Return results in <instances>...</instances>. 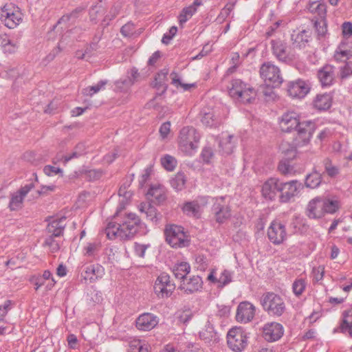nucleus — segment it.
I'll list each match as a JSON object with an SVG mask.
<instances>
[{
    "instance_id": "9d476101",
    "label": "nucleus",
    "mask_w": 352,
    "mask_h": 352,
    "mask_svg": "<svg viewBox=\"0 0 352 352\" xmlns=\"http://www.w3.org/2000/svg\"><path fill=\"white\" fill-rule=\"evenodd\" d=\"M154 292L159 298H168L175 289V284L170 280L168 274L162 273L156 279L154 284Z\"/></svg>"
},
{
    "instance_id": "423d86ee",
    "label": "nucleus",
    "mask_w": 352,
    "mask_h": 352,
    "mask_svg": "<svg viewBox=\"0 0 352 352\" xmlns=\"http://www.w3.org/2000/svg\"><path fill=\"white\" fill-rule=\"evenodd\" d=\"M23 19L19 8L12 3H6L0 10V20L8 28L13 29L19 25Z\"/></svg>"
},
{
    "instance_id": "37998d69",
    "label": "nucleus",
    "mask_w": 352,
    "mask_h": 352,
    "mask_svg": "<svg viewBox=\"0 0 352 352\" xmlns=\"http://www.w3.org/2000/svg\"><path fill=\"white\" fill-rule=\"evenodd\" d=\"M186 182V178L183 173H177L170 180L171 186L176 190L184 189Z\"/></svg>"
},
{
    "instance_id": "a18cd8bd",
    "label": "nucleus",
    "mask_w": 352,
    "mask_h": 352,
    "mask_svg": "<svg viewBox=\"0 0 352 352\" xmlns=\"http://www.w3.org/2000/svg\"><path fill=\"white\" fill-rule=\"evenodd\" d=\"M201 122L205 126L209 127H215L220 123L219 119L212 111L206 112L204 113L201 118Z\"/></svg>"
},
{
    "instance_id": "774afa93",
    "label": "nucleus",
    "mask_w": 352,
    "mask_h": 352,
    "mask_svg": "<svg viewBox=\"0 0 352 352\" xmlns=\"http://www.w3.org/2000/svg\"><path fill=\"white\" fill-rule=\"evenodd\" d=\"M342 34L345 37H349L352 35V23L344 22L342 25Z\"/></svg>"
},
{
    "instance_id": "79ce46f5",
    "label": "nucleus",
    "mask_w": 352,
    "mask_h": 352,
    "mask_svg": "<svg viewBox=\"0 0 352 352\" xmlns=\"http://www.w3.org/2000/svg\"><path fill=\"white\" fill-rule=\"evenodd\" d=\"M322 182V177L320 173L314 171L306 177L305 186L307 188H316L320 186Z\"/></svg>"
},
{
    "instance_id": "bb28decb",
    "label": "nucleus",
    "mask_w": 352,
    "mask_h": 352,
    "mask_svg": "<svg viewBox=\"0 0 352 352\" xmlns=\"http://www.w3.org/2000/svg\"><path fill=\"white\" fill-rule=\"evenodd\" d=\"M199 337L201 340L210 345H212L219 340L218 333L214 331L213 325L210 322H208L199 332Z\"/></svg>"
},
{
    "instance_id": "4d7b16f0",
    "label": "nucleus",
    "mask_w": 352,
    "mask_h": 352,
    "mask_svg": "<svg viewBox=\"0 0 352 352\" xmlns=\"http://www.w3.org/2000/svg\"><path fill=\"white\" fill-rule=\"evenodd\" d=\"M168 70L163 69L160 72L156 77H155V86L159 85L160 87H163L164 90L166 89V87L165 86V80L167 78Z\"/></svg>"
},
{
    "instance_id": "1a4fd4ad",
    "label": "nucleus",
    "mask_w": 352,
    "mask_h": 352,
    "mask_svg": "<svg viewBox=\"0 0 352 352\" xmlns=\"http://www.w3.org/2000/svg\"><path fill=\"white\" fill-rule=\"evenodd\" d=\"M229 348L235 352H241L248 345L246 332L241 327H233L227 333Z\"/></svg>"
},
{
    "instance_id": "5fc2aeb1",
    "label": "nucleus",
    "mask_w": 352,
    "mask_h": 352,
    "mask_svg": "<svg viewBox=\"0 0 352 352\" xmlns=\"http://www.w3.org/2000/svg\"><path fill=\"white\" fill-rule=\"evenodd\" d=\"M170 77L172 79V84H173L177 87H182L184 91L188 90L190 88L195 87L194 84H185L182 83L178 75L175 72H172L170 74Z\"/></svg>"
},
{
    "instance_id": "2f4dec72",
    "label": "nucleus",
    "mask_w": 352,
    "mask_h": 352,
    "mask_svg": "<svg viewBox=\"0 0 352 352\" xmlns=\"http://www.w3.org/2000/svg\"><path fill=\"white\" fill-rule=\"evenodd\" d=\"M65 221V217L52 219L47 227L48 233L54 236H61L66 226Z\"/></svg>"
},
{
    "instance_id": "393cba45",
    "label": "nucleus",
    "mask_w": 352,
    "mask_h": 352,
    "mask_svg": "<svg viewBox=\"0 0 352 352\" xmlns=\"http://www.w3.org/2000/svg\"><path fill=\"white\" fill-rule=\"evenodd\" d=\"M352 57V44L342 41L337 47L333 58L337 62H344Z\"/></svg>"
},
{
    "instance_id": "13d9d810",
    "label": "nucleus",
    "mask_w": 352,
    "mask_h": 352,
    "mask_svg": "<svg viewBox=\"0 0 352 352\" xmlns=\"http://www.w3.org/2000/svg\"><path fill=\"white\" fill-rule=\"evenodd\" d=\"M148 248H150V244L135 243L133 245L135 255L140 258L144 257L145 252Z\"/></svg>"
},
{
    "instance_id": "2eb2a0df",
    "label": "nucleus",
    "mask_w": 352,
    "mask_h": 352,
    "mask_svg": "<svg viewBox=\"0 0 352 352\" xmlns=\"http://www.w3.org/2000/svg\"><path fill=\"white\" fill-rule=\"evenodd\" d=\"M208 203V197H199L192 201L186 202L182 207V210L187 216L199 218Z\"/></svg>"
},
{
    "instance_id": "ddd939ff",
    "label": "nucleus",
    "mask_w": 352,
    "mask_h": 352,
    "mask_svg": "<svg viewBox=\"0 0 352 352\" xmlns=\"http://www.w3.org/2000/svg\"><path fill=\"white\" fill-rule=\"evenodd\" d=\"M271 48L275 57L281 62L289 63L295 59V55L287 50V43L280 39H272Z\"/></svg>"
},
{
    "instance_id": "de8ad7c7",
    "label": "nucleus",
    "mask_w": 352,
    "mask_h": 352,
    "mask_svg": "<svg viewBox=\"0 0 352 352\" xmlns=\"http://www.w3.org/2000/svg\"><path fill=\"white\" fill-rule=\"evenodd\" d=\"M161 164L166 170L172 171L177 165V160L174 157L166 155L161 158Z\"/></svg>"
},
{
    "instance_id": "7c9ffc66",
    "label": "nucleus",
    "mask_w": 352,
    "mask_h": 352,
    "mask_svg": "<svg viewBox=\"0 0 352 352\" xmlns=\"http://www.w3.org/2000/svg\"><path fill=\"white\" fill-rule=\"evenodd\" d=\"M201 5L202 0H195L190 6L184 8L178 16L179 24L182 25L188 21Z\"/></svg>"
},
{
    "instance_id": "3c124183",
    "label": "nucleus",
    "mask_w": 352,
    "mask_h": 352,
    "mask_svg": "<svg viewBox=\"0 0 352 352\" xmlns=\"http://www.w3.org/2000/svg\"><path fill=\"white\" fill-rule=\"evenodd\" d=\"M54 237L55 236L50 234L45 239L43 243L44 246L47 247L52 252H56L60 249V244L54 239Z\"/></svg>"
},
{
    "instance_id": "39448f33",
    "label": "nucleus",
    "mask_w": 352,
    "mask_h": 352,
    "mask_svg": "<svg viewBox=\"0 0 352 352\" xmlns=\"http://www.w3.org/2000/svg\"><path fill=\"white\" fill-rule=\"evenodd\" d=\"M261 305L268 315L273 317L281 316L286 310L283 298L274 292H267L261 298Z\"/></svg>"
},
{
    "instance_id": "603ef678",
    "label": "nucleus",
    "mask_w": 352,
    "mask_h": 352,
    "mask_svg": "<svg viewBox=\"0 0 352 352\" xmlns=\"http://www.w3.org/2000/svg\"><path fill=\"white\" fill-rule=\"evenodd\" d=\"M305 288L306 282L302 278L296 280L292 285L293 292L297 296H300L305 291Z\"/></svg>"
},
{
    "instance_id": "052dcab7",
    "label": "nucleus",
    "mask_w": 352,
    "mask_h": 352,
    "mask_svg": "<svg viewBox=\"0 0 352 352\" xmlns=\"http://www.w3.org/2000/svg\"><path fill=\"white\" fill-rule=\"evenodd\" d=\"M192 316V311L189 309H186L179 312L178 318L179 322L186 324L191 320Z\"/></svg>"
},
{
    "instance_id": "338daca9",
    "label": "nucleus",
    "mask_w": 352,
    "mask_h": 352,
    "mask_svg": "<svg viewBox=\"0 0 352 352\" xmlns=\"http://www.w3.org/2000/svg\"><path fill=\"white\" fill-rule=\"evenodd\" d=\"M134 30V25L133 23H128L123 25L120 30V32L124 36H130Z\"/></svg>"
},
{
    "instance_id": "dca6fc26",
    "label": "nucleus",
    "mask_w": 352,
    "mask_h": 352,
    "mask_svg": "<svg viewBox=\"0 0 352 352\" xmlns=\"http://www.w3.org/2000/svg\"><path fill=\"white\" fill-rule=\"evenodd\" d=\"M255 314V306L248 301H243L239 304L235 317L237 322L246 324L254 319Z\"/></svg>"
},
{
    "instance_id": "473e14b6",
    "label": "nucleus",
    "mask_w": 352,
    "mask_h": 352,
    "mask_svg": "<svg viewBox=\"0 0 352 352\" xmlns=\"http://www.w3.org/2000/svg\"><path fill=\"white\" fill-rule=\"evenodd\" d=\"M311 32L309 30H303L298 33H293L291 39L294 47L301 49L309 41Z\"/></svg>"
},
{
    "instance_id": "6ab92c4d",
    "label": "nucleus",
    "mask_w": 352,
    "mask_h": 352,
    "mask_svg": "<svg viewBox=\"0 0 352 352\" xmlns=\"http://www.w3.org/2000/svg\"><path fill=\"white\" fill-rule=\"evenodd\" d=\"M305 212L309 219H318L323 217L326 213L322 203V197H316L311 199L306 207Z\"/></svg>"
},
{
    "instance_id": "cd10ccee",
    "label": "nucleus",
    "mask_w": 352,
    "mask_h": 352,
    "mask_svg": "<svg viewBox=\"0 0 352 352\" xmlns=\"http://www.w3.org/2000/svg\"><path fill=\"white\" fill-rule=\"evenodd\" d=\"M104 274V267L99 264H93L85 268L82 276L85 280H89L91 283L95 282L100 278Z\"/></svg>"
},
{
    "instance_id": "4be33fe9",
    "label": "nucleus",
    "mask_w": 352,
    "mask_h": 352,
    "mask_svg": "<svg viewBox=\"0 0 352 352\" xmlns=\"http://www.w3.org/2000/svg\"><path fill=\"white\" fill-rule=\"evenodd\" d=\"M202 286L203 281L201 278L199 276H192L182 280L179 289L186 294H191L199 291Z\"/></svg>"
},
{
    "instance_id": "69168bd1",
    "label": "nucleus",
    "mask_w": 352,
    "mask_h": 352,
    "mask_svg": "<svg viewBox=\"0 0 352 352\" xmlns=\"http://www.w3.org/2000/svg\"><path fill=\"white\" fill-rule=\"evenodd\" d=\"M170 131V122H166L163 123L160 128V133L161 137L164 139L166 138Z\"/></svg>"
},
{
    "instance_id": "72a5a7b5",
    "label": "nucleus",
    "mask_w": 352,
    "mask_h": 352,
    "mask_svg": "<svg viewBox=\"0 0 352 352\" xmlns=\"http://www.w3.org/2000/svg\"><path fill=\"white\" fill-rule=\"evenodd\" d=\"M138 209L140 212L146 214L147 219L155 223H157L161 218V215L157 212L156 208L149 203H141L138 206Z\"/></svg>"
},
{
    "instance_id": "e2e57ef3",
    "label": "nucleus",
    "mask_w": 352,
    "mask_h": 352,
    "mask_svg": "<svg viewBox=\"0 0 352 352\" xmlns=\"http://www.w3.org/2000/svg\"><path fill=\"white\" fill-rule=\"evenodd\" d=\"M352 75V61L347 62L340 67V77L346 78Z\"/></svg>"
},
{
    "instance_id": "58836bf2",
    "label": "nucleus",
    "mask_w": 352,
    "mask_h": 352,
    "mask_svg": "<svg viewBox=\"0 0 352 352\" xmlns=\"http://www.w3.org/2000/svg\"><path fill=\"white\" fill-rule=\"evenodd\" d=\"M234 136L231 135H226L223 136L219 142V147L221 151L225 154H230L232 153L234 148V142L233 141Z\"/></svg>"
},
{
    "instance_id": "c756f323",
    "label": "nucleus",
    "mask_w": 352,
    "mask_h": 352,
    "mask_svg": "<svg viewBox=\"0 0 352 352\" xmlns=\"http://www.w3.org/2000/svg\"><path fill=\"white\" fill-rule=\"evenodd\" d=\"M334 67L327 65L319 70L318 76L323 87L331 85L334 80Z\"/></svg>"
},
{
    "instance_id": "6e6d98bb",
    "label": "nucleus",
    "mask_w": 352,
    "mask_h": 352,
    "mask_svg": "<svg viewBox=\"0 0 352 352\" xmlns=\"http://www.w3.org/2000/svg\"><path fill=\"white\" fill-rule=\"evenodd\" d=\"M314 27L319 36H324L327 31L326 19H316L314 22Z\"/></svg>"
},
{
    "instance_id": "f8f14e48",
    "label": "nucleus",
    "mask_w": 352,
    "mask_h": 352,
    "mask_svg": "<svg viewBox=\"0 0 352 352\" xmlns=\"http://www.w3.org/2000/svg\"><path fill=\"white\" fill-rule=\"evenodd\" d=\"M302 184L297 180L287 182H280L279 201L280 203H288L300 192Z\"/></svg>"
},
{
    "instance_id": "4468645a",
    "label": "nucleus",
    "mask_w": 352,
    "mask_h": 352,
    "mask_svg": "<svg viewBox=\"0 0 352 352\" xmlns=\"http://www.w3.org/2000/svg\"><path fill=\"white\" fill-rule=\"evenodd\" d=\"M34 188L31 182L20 188L17 191L10 195L8 208L11 211H17L23 208V200L28 193Z\"/></svg>"
},
{
    "instance_id": "bf43d9fd",
    "label": "nucleus",
    "mask_w": 352,
    "mask_h": 352,
    "mask_svg": "<svg viewBox=\"0 0 352 352\" xmlns=\"http://www.w3.org/2000/svg\"><path fill=\"white\" fill-rule=\"evenodd\" d=\"M324 267L323 265H319L314 267L312 270L313 280L314 282H318L322 280L324 277Z\"/></svg>"
},
{
    "instance_id": "864d4df0",
    "label": "nucleus",
    "mask_w": 352,
    "mask_h": 352,
    "mask_svg": "<svg viewBox=\"0 0 352 352\" xmlns=\"http://www.w3.org/2000/svg\"><path fill=\"white\" fill-rule=\"evenodd\" d=\"M323 163L325 171L328 175L330 177H334L338 174V168L332 164L331 161L329 159H325Z\"/></svg>"
},
{
    "instance_id": "6e6552de",
    "label": "nucleus",
    "mask_w": 352,
    "mask_h": 352,
    "mask_svg": "<svg viewBox=\"0 0 352 352\" xmlns=\"http://www.w3.org/2000/svg\"><path fill=\"white\" fill-rule=\"evenodd\" d=\"M165 236L167 243L173 248H183L189 243L188 236L182 226H167L165 229Z\"/></svg>"
},
{
    "instance_id": "c85d7f7f",
    "label": "nucleus",
    "mask_w": 352,
    "mask_h": 352,
    "mask_svg": "<svg viewBox=\"0 0 352 352\" xmlns=\"http://www.w3.org/2000/svg\"><path fill=\"white\" fill-rule=\"evenodd\" d=\"M332 96L330 94H319L313 100V106L320 111L329 109L332 104Z\"/></svg>"
},
{
    "instance_id": "f03ea898",
    "label": "nucleus",
    "mask_w": 352,
    "mask_h": 352,
    "mask_svg": "<svg viewBox=\"0 0 352 352\" xmlns=\"http://www.w3.org/2000/svg\"><path fill=\"white\" fill-rule=\"evenodd\" d=\"M279 126L281 131L284 132H290L296 129L298 132L295 139L296 145L304 146L308 144L311 139L314 124L309 120L300 122L297 113L288 111L280 118Z\"/></svg>"
},
{
    "instance_id": "4c0bfd02",
    "label": "nucleus",
    "mask_w": 352,
    "mask_h": 352,
    "mask_svg": "<svg viewBox=\"0 0 352 352\" xmlns=\"http://www.w3.org/2000/svg\"><path fill=\"white\" fill-rule=\"evenodd\" d=\"M190 272V266L187 262H181L176 263L173 269V272L175 278L182 280L186 278V275Z\"/></svg>"
},
{
    "instance_id": "7ed1b4c3",
    "label": "nucleus",
    "mask_w": 352,
    "mask_h": 352,
    "mask_svg": "<svg viewBox=\"0 0 352 352\" xmlns=\"http://www.w3.org/2000/svg\"><path fill=\"white\" fill-rule=\"evenodd\" d=\"M228 91L233 100L243 104L252 102L256 96L255 89L241 79H232L228 85Z\"/></svg>"
},
{
    "instance_id": "20e7f679",
    "label": "nucleus",
    "mask_w": 352,
    "mask_h": 352,
    "mask_svg": "<svg viewBox=\"0 0 352 352\" xmlns=\"http://www.w3.org/2000/svg\"><path fill=\"white\" fill-rule=\"evenodd\" d=\"M199 140L200 135L195 128L184 126L179 133V148L186 155H192L197 151Z\"/></svg>"
},
{
    "instance_id": "09e8293b",
    "label": "nucleus",
    "mask_w": 352,
    "mask_h": 352,
    "mask_svg": "<svg viewBox=\"0 0 352 352\" xmlns=\"http://www.w3.org/2000/svg\"><path fill=\"white\" fill-rule=\"evenodd\" d=\"M104 8L101 5L92 6L89 10V16L91 21L96 22L98 19L104 14Z\"/></svg>"
},
{
    "instance_id": "c9c22d12",
    "label": "nucleus",
    "mask_w": 352,
    "mask_h": 352,
    "mask_svg": "<svg viewBox=\"0 0 352 352\" xmlns=\"http://www.w3.org/2000/svg\"><path fill=\"white\" fill-rule=\"evenodd\" d=\"M325 213L333 214L340 208L341 204L336 197H322Z\"/></svg>"
},
{
    "instance_id": "9b49d317",
    "label": "nucleus",
    "mask_w": 352,
    "mask_h": 352,
    "mask_svg": "<svg viewBox=\"0 0 352 352\" xmlns=\"http://www.w3.org/2000/svg\"><path fill=\"white\" fill-rule=\"evenodd\" d=\"M267 237L274 245L283 243L287 239L285 225L280 220L272 221L267 229Z\"/></svg>"
},
{
    "instance_id": "5701e85b",
    "label": "nucleus",
    "mask_w": 352,
    "mask_h": 352,
    "mask_svg": "<svg viewBox=\"0 0 352 352\" xmlns=\"http://www.w3.org/2000/svg\"><path fill=\"white\" fill-rule=\"evenodd\" d=\"M207 280L217 284L218 287H223L232 281V273L227 270L221 271L212 270L207 277Z\"/></svg>"
},
{
    "instance_id": "0eeeda50",
    "label": "nucleus",
    "mask_w": 352,
    "mask_h": 352,
    "mask_svg": "<svg viewBox=\"0 0 352 352\" xmlns=\"http://www.w3.org/2000/svg\"><path fill=\"white\" fill-rule=\"evenodd\" d=\"M260 76L269 87H278L283 81L280 69L270 62L265 63L261 66Z\"/></svg>"
},
{
    "instance_id": "f3484780",
    "label": "nucleus",
    "mask_w": 352,
    "mask_h": 352,
    "mask_svg": "<svg viewBox=\"0 0 352 352\" xmlns=\"http://www.w3.org/2000/svg\"><path fill=\"white\" fill-rule=\"evenodd\" d=\"M263 336L268 342L278 340L284 333L283 325L276 322H270L264 324L262 328Z\"/></svg>"
},
{
    "instance_id": "8fccbe9b",
    "label": "nucleus",
    "mask_w": 352,
    "mask_h": 352,
    "mask_svg": "<svg viewBox=\"0 0 352 352\" xmlns=\"http://www.w3.org/2000/svg\"><path fill=\"white\" fill-rule=\"evenodd\" d=\"M1 45L5 53L13 54L18 49L17 44L16 43L12 42L7 37H5L2 39Z\"/></svg>"
},
{
    "instance_id": "f257e3e1",
    "label": "nucleus",
    "mask_w": 352,
    "mask_h": 352,
    "mask_svg": "<svg viewBox=\"0 0 352 352\" xmlns=\"http://www.w3.org/2000/svg\"><path fill=\"white\" fill-rule=\"evenodd\" d=\"M145 228L139 217L134 213L127 214L120 222L111 221L108 223L105 232L110 240H125L133 237Z\"/></svg>"
},
{
    "instance_id": "e433bc0d",
    "label": "nucleus",
    "mask_w": 352,
    "mask_h": 352,
    "mask_svg": "<svg viewBox=\"0 0 352 352\" xmlns=\"http://www.w3.org/2000/svg\"><path fill=\"white\" fill-rule=\"evenodd\" d=\"M308 10L311 13L318 16V20L326 19L327 6L324 3L312 2L309 4Z\"/></svg>"
},
{
    "instance_id": "412c9836",
    "label": "nucleus",
    "mask_w": 352,
    "mask_h": 352,
    "mask_svg": "<svg viewBox=\"0 0 352 352\" xmlns=\"http://www.w3.org/2000/svg\"><path fill=\"white\" fill-rule=\"evenodd\" d=\"M310 91L308 82L302 80L290 82L287 86L288 94L292 98H304Z\"/></svg>"
},
{
    "instance_id": "aec40b11",
    "label": "nucleus",
    "mask_w": 352,
    "mask_h": 352,
    "mask_svg": "<svg viewBox=\"0 0 352 352\" xmlns=\"http://www.w3.org/2000/svg\"><path fill=\"white\" fill-rule=\"evenodd\" d=\"M212 210L215 214L216 221L223 223L231 216L230 209L223 197H217L213 204Z\"/></svg>"
},
{
    "instance_id": "0e129e2a",
    "label": "nucleus",
    "mask_w": 352,
    "mask_h": 352,
    "mask_svg": "<svg viewBox=\"0 0 352 352\" xmlns=\"http://www.w3.org/2000/svg\"><path fill=\"white\" fill-rule=\"evenodd\" d=\"M201 157L204 162L209 163L213 157V152L212 148L208 147L204 148L201 151Z\"/></svg>"
},
{
    "instance_id": "f704fd0d",
    "label": "nucleus",
    "mask_w": 352,
    "mask_h": 352,
    "mask_svg": "<svg viewBox=\"0 0 352 352\" xmlns=\"http://www.w3.org/2000/svg\"><path fill=\"white\" fill-rule=\"evenodd\" d=\"M147 195L153 197V201L157 204L162 203L166 199V190L162 185L151 186Z\"/></svg>"
},
{
    "instance_id": "c03bdc74",
    "label": "nucleus",
    "mask_w": 352,
    "mask_h": 352,
    "mask_svg": "<svg viewBox=\"0 0 352 352\" xmlns=\"http://www.w3.org/2000/svg\"><path fill=\"white\" fill-rule=\"evenodd\" d=\"M101 248V244L98 241L88 243L83 248L84 255L88 257H94Z\"/></svg>"
},
{
    "instance_id": "a878e982",
    "label": "nucleus",
    "mask_w": 352,
    "mask_h": 352,
    "mask_svg": "<svg viewBox=\"0 0 352 352\" xmlns=\"http://www.w3.org/2000/svg\"><path fill=\"white\" fill-rule=\"evenodd\" d=\"M339 329L342 333H348L352 338V306L342 311Z\"/></svg>"
},
{
    "instance_id": "680f3d73",
    "label": "nucleus",
    "mask_w": 352,
    "mask_h": 352,
    "mask_svg": "<svg viewBox=\"0 0 352 352\" xmlns=\"http://www.w3.org/2000/svg\"><path fill=\"white\" fill-rule=\"evenodd\" d=\"M134 84V80L130 77L124 79H120L116 82V86L121 89H126L131 87Z\"/></svg>"
},
{
    "instance_id": "b1692460",
    "label": "nucleus",
    "mask_w": 352,
    "mask_h": 352,
    "mask_svg": "<svg viewBox=\"0 0 352 352\" xmlns=\"http://www.w3.org/2000/svg\"><path fill=\"white\" fill-rule=\"evenodd\" d=\"M158 318L151 313H144L136 319V327L141 331H150L158 324Z\"/></svg>"
},
{
    "instance_id": "49530a36",
    "label": "nucleus",
    "mask_w": 352,
    "mask_h": 352,
    "mask_svg": "<svg viewBox=\"0 0 352 352\" xmlns=\"http://www.w3.org/2000/svg\"><path fill=\"white\" fill-rule=\"evenodd\" d=\"M107 83V80H100L97 85L89 86L84 89L82 93L86 96H92L94 94L98 93L101 89H103Z\"/></svg>"
},
{
    "instance_id": "a211bd4d",
    "label": "nucleus",
    "mask_w": 352,
    "mask_h": 352,
    "mask_svg": "<svg viewBox=\"0 0 352 352\" xmlns=\"http://www.w3.org/2000/svg\"><path fill=\"white\" fill-rule=\"evenodd\" d=\"M280 181L276 177L267 179L261 186L263 197L269 201L275 200L278 192H280Z\"/></svg>"
},
{
    "instance_id": "a19ab883",
    "label": "nucleus",
    "mask_w": 352,
    "mask_h": 352,
    "mask_svg": "<svg viewBox=\"0 0 352 352\" xmlns=\"http://www.w3.org/2000/svg\"><path fill=\"white\" fill-rule=\"evenodd\" d=\"M130 352H149V345L145 342L134 338L129 342Z\"/></svg>"
},
{
    "instance_id": "ea45409f",
    "label": "nucleus",
    "mask_w": 352,
    "mask_h": 352,
    "mask_svg": "<svg viewBox=\"0 0 352 352\" xmlns=\"http://www.w3.org/2000/svg\"><path fill=\"white\" fill-rule=\"evenodd\" d=\"M295 144H296V142ZM296 146H293L289 142L283 141L280 143L279 149L286 159L290 160L295 157L296 155Z\"/></svg>"
}]
</instances>
